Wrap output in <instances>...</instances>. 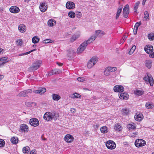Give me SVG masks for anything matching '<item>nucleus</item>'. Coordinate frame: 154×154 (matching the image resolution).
<instances>
[{"instance_id":"obj_58","label":"nucleus","mask_w":154,"mask_h":154,"mask_svg":"<svg viewBox=\"0 0 154 154\" xmlns=\"http://www.w3.org/2000/svg\"><path fill=\"white\" fill-rule=\"evenodd\" d=\"M48 75H53V74H54V72L53 70H52L51 71L49 72H48Z\"/></svg>"},{"instance_id":"obj_21","label":"nucleus","mask_w":154,"mask_h":154,"mask_svg":"<svg viewBox=\"0 0 154 154\" xmlns=\"http://www.w3.org/2000/svg\"><path fill=\"white\" fill-rule=\"evenodd\" d=\"M143 116V115L141 113H140L136 115H135L134 118L137 121L140 122L142 120Z\"/></svg>"},{"instance_id":"obj_31","label":"nucleus","mask_w":154,"mask_h":154,"mask_svg":"<svg viewBox=\"0 0 154 154\" xmlns=\"http://www.w3.org/2000/svg\"><path fill=\"white\" fill-rule=\"evenodd\" d=\"M39 38L37 37L34 36L32 39V41L33 43L34 44L38 42L39 41Z\"/></svg>"},{"instance_id":"obj_62","label":"nucleus","mask_w":154,"mask_h":154,"mask_svg":"<svg viewBox=\"0 0 154 154\" xmlns=\"http://www.w3.org/2000/svg\"><path fill=\"white\" fill-rule=\"evenodd\" d=\"M149 56L152 58H154V52L152 53Z\"/></svg>"},{"instance_id":"obj_8","label":"nucleus","mask_w":154,"mask_h":154,"mask_svg":"<svg viewBox=\"0 0 154 154\" xmlns=\"http://www.w3.org/2000/svg\"><path fill=\"white\" fill-rule=\"evenodd\" d=\"M129 13V6L127 4L125 6L123 9V13L124 17L125 18H127Z\"/></svg>"},{"instance_id":"obj_56","label":"nucleus","mask_w":154,"mask_h":154,"mask_svg":"<svg viewBox=\"0 0 154 154\" xmlns=\"http://www.w3.org/2000/svg\"><path fill=\"white\" fill-rule=\"evenodd\" d=\"M145 106L148 109L151 108L152 107V106H151V104L149 103H146V104Z\"/></svg>"},{"instance_id":"obj_3","label":"nucleus","mask_w":154,"mask_h":154,"mask_svg":"<svg viewBox=\"0 0 154 154\" xmlns=\"http://www.w3.org/2000/svg\"><path fill=\"white\" fill-rule=\"evenodd\" d=\"M42 62L39 60H37L34 63L32 66L28 68V70L29 72H32L33 70H36L40 66Z\"/></svg>"},{"instance_id":"obj_6","label":"nucleus","mask_w":154,"mask_h":154,"mask_svg":"<svg viewBox=\"0 0 154 154\" xmlns=\"http://www.w3.org/2000/svg\"><path fill=\"white\" fill-rule=\"evenodd\" d=\"M106 145L107 148L110 149H115L116 146L115 143L112 140H109L106 142Z\"/></svg>"},{"instance_id":"obj_15","label":"nucleus","mask_w":154,"mask_h":154,"mask_svg":"<svg viewBox=\"0 0 154 154\" xmlns=\"http://www.w3.org/2000/svg\"><path fill=\"white\" fill-rule=\"evenodd\" d=\"M46 91L45 88L42 87L39 88L38 90L33 91V92L35 94H42L45 93Z\"/></svg>"},{"instance_id":"obj_46","label":"nucleus","mask_w":154,"mask_h":154,"mask_svg":"<svg viewBox=\"0 0 154 154\" xmlns=\"http://www.w3.org/2000/svg\"><path fill=\"white\" fill-rule=\"evenodd\" d=\"M54 41L53 40L47 39L44 40L43 41V42H44L45 43H52L54 42Z\"/></svg>"},{"instance_id":"obj_25","label":"nucleus","mask_w":154,"mask_h":154,"mask_svg":"<svg viewBox=\"0 0 154 154\" xmlns=\"http://www.w3.org/2000/svg\"><path fill=\"white\" fill-rule=\"evenodd\" d=\"M23 153L25 154H28L29 153L30 149L29 147L27 146L26 147H24L23 149Z\"/></svg>"},{"instance_id":"obj_28","label":"nucleus","mask_w":154,"mask_h":154,"mask_svg":"<svg viewBox=\"0 0 154 154\" xmlns=\"http://www.w3.org/2000/svg\"><path fill=\"white\" fill-rule=\"evenodd\" d=\"M100 129L101 132L102 133H106L108 131L107 129V127L106 126L101 127Z\"/></svg>"},{"instance_id":"obj_34","label":"nucleus","mask_w":154,"mask_h":154,"mask_svg":"<svg viewBox=\"0 0 154 154\" xmlns=\"http://www.w3.org/2000/svg\"><path fill=\"white\" fill-rule=\"evenodd\" d=\"M121 126L119 124H117L115 125V126L114 127V128L116 131H121Z\"/></svg>"},{"instance_id":"obj_30","label":"nucleus","mask_w":154,"mask_h":154,"mask_svg":"<svg viewBox=\"0 0 154 154\" xmlns=\"http://www.w3.org/2000/svg\"><path fill=\"white\" fill-rule=\"evenodd\" d=\"M74 52L72 49H69L68 50L67 55L69 57H73Z\"/></svg>"},{"instance_id":"obj_10","label":"nucleus","mask_w":154,"mask_h":154,"mask_svg":"<svg viewBox=\"0 0 154 154\" xmlns=\"http://www.w3.org/2000/svg\"><path fill=\"white\" fill-rule=\"evenodd\" d=\"M29 122L31 125L34 127L38 126L39 124V121L35 118L30 119Z\"/></svg>"},{"instance_id":"obj_13","label":"nucleus","mask_w":154,"mask_h":154,"mask_svg":"<svg viewBox=\"0 0 154 154\" xmlns=\"http://www.w3.org/2000/svg\"><path fill=\"white\" fill-rule=\"evenodd\" d=\"M74 139L73 137L70 134L66 135L64 137L65 140L67 143L72 142Z\"/></svg>"},{"instance_id":"obj_26","label":"nucleus","mask_w":154,"mask_h":154,"mask_svg":"<svg viewBox=\"0 0 154 154\" xmlns=\"http://www.w3.org/2000/svg\"><path fill=\"white\" fill-rule=\"evenodd\" d=\"M61 98L59 95L57 94H52V98L53 100L56 101H58Z\"/></svg>"},{"instance_id":"obj_20","label":"nucleus","mask_w":154,"mask_h":154,"mask_svg":"<svg viewBox=\"0 0 154 154\" xmlns=\"http://www.w3.org/2000/svg\"><path fill=\"white\" fill-rule=\"evenodd\" d=\"M8 59L7 57H2L0 58V62L1 63H0V67L3 66H4L5 64L7 62L6 60Z\"/></svg>"},{"instance_id":"obj_11","label":"nucleus","mask_w":154,"mask_h":154,"mask_svg":"<svg viewBox=\"0 0 154 154\" xmlns=\"http://www.w3.org/2000/svg\"><path fill=\"white\" fill-rule=\"evenodd\" d=\"M52 112H47L45 114L43 118L45 120L48 121H50V120H52Z\"/></svg>"},{"instance_id":"obj_50","label":"nucleus","mask_w":154,"mask_h":154,"mask_svg":"<svg viewBox=\"0 0 154 154\" xmlns=\"http://www.w3.org/2000/svg\"><path fill=\"white\" fill-rule=\"evenodd\" d=\"M54 74H57L60 73L62 71L59 69H55L53 70Z\"/></svg>"},{"instance_id":"obj_2","label":"nucleus","mask_w":154,"mask_h":154,"mask_svg":"<svg viewBox=\"0 0 154 154\" xmlns=\"http://www.w3.org/2000/svg\"><path fill=\"white\" fill-rule=\"evenodd\" d=\"M143 79L146 84L149 83L150 86H151L153 85L154 80L151 75L149 73H147L146 75L143 77Z\"/></svg>"},{"instance_id":"obj_4","label":"nucleus","mask_w":154,"mask_h":154,"mask_svg":"<svg viewBox=\"0 0 154 154\" xmlns=\"http://www.w3.org/2000/svg\"><path fill=\"white\" fill-rule=\"evenodd\" d=\"M98 60V58L96 56L92 57L89 61L87 66L88 68H91Z\"/></svg>"},{"instance_id":"obj_49","label":"nucleus","mask_w":154,"mask_h":154,"mask_svg":"<svg viewBox=\"0 0 154 154\" xmlns=\"http://www.w3.org/2000/svg\"><path fill=\"white\" fill-rule=\"evenodd\" d=\"M16 43L17 45L19 46H21L23 44V41L21 39L18 40L16 41Z\"/></svg>"},{"instance_id":"obj_45","label":"nucleus","mask_w":154,"mask_h":154,"mask_svg":"<svg viewBox=\"0 0 154 154\" xmlns=\"http://www.w3.org/2000/svg\"><path fill=\"white\" fill-rule=\"evenodd\" d=\"M78 38V36L75 35H73L70 39V41L73 42Z\"/></svg>"},{"instance_id":"obj_35","label":"nucleus","mask_w":154,"mask_h":154,"mask_svg":"<svg viewBox=\"0 0 154 154\" xmlns=\"http://www.w3.org/2000/svg\"><path fill=\"white\" fill-rule=\"evenodd\" d=\"M135 94L138 96H140L142 95L143 93V91L137 90L134 92Z\"/></svg>"},{"instance_id":"obj_36","label":"nucleus","mask_w":154,"mask_h":154,"mask_svg":"<svg viewBox=\"0 0 154 154\" xmlns=\"http://www.w3.org/2000/svg\"><path fill=\"white\" fill-rule=\"evenodd\" d=\"M148 38L151 40H154V33H151L149 34L148 35Z\"/></svg>"},{"instance_id":"obj_42","label":"nucleus","mask_w":154,"mask_h":154,"mask_svg":"<svg viewBox=\"0 0 154 154\" xmlns=\"http://www.w3.org/2000/svg\"><path fill=\"white\" fill-rule=\"evenodd\" d=\"M25 104L26 106L29 107H31L32 106V105L33 104H34L35 106L36 105V103L34 102H26L25 103Z\"/></svg>"},{"instance_id":"obj_53","label":"nucleus","mask_w":154,"mask_h":154,"mask_svg":"<svg viewBox=\"0 0 154 154\" xmlns=\"http://www.w3.org/2000/svg\"><path fill=\"white\" fill-rule=\"evenodd\" d=\"M127 37L128 36L127 35H124L122 37V41L121 42V43L123 44L124 43V42H125L126 39H127Z\"/></svg>"},{"instance_id":"obj_1","label":"nucleus","mask_w":154,"mask_h":154,"mask_svg":"<svg viewBox=\"0 0 154 154\" xmlns=\"http://www.w3.org/2000/svg\"><path fill=\"white\" fill-rule=\"evenodd\" d=\"M97 37V35L95 34L91 36L88 40L84 41L81 44L77 49V54L81 53L86 48L87 45L93 42Z\"/></svg>"},{"instance_id":"obj_14","label":"nucleus","mask_w":154,"mask_h":154,"mask_svg":"<svg viewBox=\"0 0 154 154\" xmlns=\"http://www.w3.org/2000/svg\"><path fill=\"white\" fill-rule=\"evenodd\" d=\"M47 5L46 3H40L39 8L41 12H45L47 10Z\"/></svg>"},{"instance_id":"obj_37","label":"nucleus","mask_w":154,"mask_h":154,"mask_svg":"<svg viewBox=\"0 0 154 154\" xmlns=\"http://www.w3.org/2000/svg\"><path fill=\"white\" fill-rule=\"evenodd\" d=\"M136 48V46L135 45H133L131 48L130 49L129 51V54L130 55L132 54L134 52V51H135Z\"/></svg>"},{"instance_id":"obj_41","label":"nucleus","mask_w":154,"mask_h":154,"mask_svg":"<svg viewBox=\"0 0 154 154\" xmlns=\"http://www.w3.org/2000/svg\"><path fill=\"white\" fill-rule=\"evenodd\" d=\"M95 32L96 33L95 34L96 35H97V36L99 34H101L102 35L105 34V32H104L100 30L96 31Z\"/></svg>"},{"instance_id":"obj_48","label":"nucleus","mask_w":154,"mask_h":154,"mask_svg":"<svg viewBox=\"0 0 154 154\" xmlns=\"http://www.w3.org/2000/svg\"><path fill=\"white\" fill-rule=\"evenodd\" d=\"M5 142L4 140L0 139V147H3L5 145Z\"/></svg>"},{"instance_id":"obj_12","label":"nucleus","mask_w":154,"mask_h":154,"mask_svg":"<svg viewBox=\"0 0 154 154\" xmlns=\"http://www.w3.org/2000/svg\"><path fill=\"white\" fill-rule=\"evenodd\" d=\"M144 50L147 54H149L153 51V46L152 45H147L144 47Z\"/></svg>"},{"instance_id":"obj_43","label":"nucleus","mask_w":154,"mask_h":154,"mask_svg":"<svg viewBox=\"0 0 154 154\" xmlns=\"http://www.w3.org/2000/svg\"><path fill=\"white\" fill-rule=\"evenodd\" d=\"M127 128L129 130H133L136 127L133 124H129L127 125Z\"/></svg>"},{"instance_id":"obj_47","label":"nucleus","mask_w":154,"mask_h":154,"mask_svg":"<svg viewBox=\"0 0 154 154\" xmlns=\"http://www.w3.org/2000/svg\"><path fill=\"white\" fill-rule=\"evenodd\" d=\"M36 49H34L32 50H31L29 52H26V53H22V54H19V56H22V55L28 54H30V53H31V52H32L33 51H36Z\"/></svg>"},{"instance_id":"obj_22","label":"nucleus","mask_w":154,"mask_h":154,"mask_svg":"<svg viewBox=\"0 0 154 154\" xmlns=\"http://www.w3.org/2000/svg\"><path fill=\"white\" fill-rule=\"evenodd\" d=\"M56 23V22L54 20L50 19L48 22V25L50 27H52L55 25Z\"/></svg>"},{"instance_id":"obj_24","label":"nucleus","mask_w":154,"mask_h":154,"mask_svg":"<svg viewBox=\"0 0 154 154\" xmlns=\"http://www.w3.org/2000/svg\"><path fill=\"white\" fill-rule=\"evenodd\" d=\"M11 143L14 144H16L18 143V139L17 137H13L11 139Z\"/></svg>"},{"instance_id":"obj_32","label":"nucleus","mask_w":154,"mask_h":154,"mask_svg":"<svg viewBox=\"0 0 154 154\" xmlns=\"http://www.w3.org/2000/svg\"><path fill=\"white\" fill-rule=\"evenodd\" d=\"M122 10V8H119L117 10L116 16V19H117L119 17Z\"/></svg>"},{"instance_id":"obj_63","label":"nucleus","mask_w":154,"mask_h":154,"mask_svg":"<svg viewBox=\"0 0 154 154\" xmlns=\"http://www.w3.org/2000/svg\"><path fill=\"white\" fill-rule=\"evenodd\" d=\"M57 64L59 66H61L63 65V63L59 62H57Z\"/></svg>"},{"instance_id":"obj_29","label":"nucleus","mask_w":154,"mask_h":154,"mask_svg":"<svg viewBox=\"0 0 154 154\" xmlns=\"http://www.w3.org/2000/svg\"><path fill=\"white\" fill-rule=\"evenodd\" d=\"M152 62L150 60H146V62L145 65L147 68L148 69L151 68L152 66Z\"/></svg>"},{"instance_id":"obj_57","label":"nucleus","mask_w":154,"mask_h":154,"mask_svg":"<svg viewBox=\"0 0 154 154\" xmlns=\"http://www.w3.org/2000/svg\"><path fill=\"white\" fill-rule=\"evenodd\" d=\"M77 80L78 81L81 82H83L84 81H85V79L83 77H79L77 79Z\"/></svg>"},{"instance_id":"obj_51","label":"nucleus","mask_w":154,"mask_h":154,"mask_svg":"<svg viewBox=\"0 0 154 154\" xmlns=\"http://www.w3.org/2000/svg\"><path fill=\"white\" fill-rule=\"evenodd\" d=\"M110 71L107 69V67L106 69L104 71V74L106 75H108L110 74Z\"/></svg>"},{"instance_id":"obj_39","label":"nucleus","mask_w":154,"mask_h":154,"mask_svg":"<svg viewBox=\"0 0 154 154\" xmlns=\"http://www.w3.org/2000/svg\"><path fill=\"white\" fill-rule=\"evenodd\" d=\"M140 4V2L139 1H137V3L135 4L134 6V12H136L137 11V8L138 6Z\"/></svg>"},{"instance_id":"obj_17","label":"nucleus","mask_w":154,"mask_h":154,"mask_svg":"<svg viewBox=\"0 0 154 154\" xmlns=\"http://www.w3.org/2000/svg\"><path fill=\"white\" fill-rule=\"evenodd\" d=\"M75 4L72 2H68L66 4V7L68 9H73L75 7Z\"/></svg>"},{"instance_id":"obj_23","label":"nucleus","mask_w":154,"mask_h":154,"mask_svg":"<svg viewBox=\"0 0 154 154\" xmlns=\"http://www.w3.org/2000/svg\"><path fill=\"white\" fill-rule=\"evenodd\" d=\"M52 119L54 120H56L59 117V114L58 113L55 112H52Z\"/></svg>"},{"instance_id":"obj_38","label":"nucleus","mask_w":154,"mask_h":154,"mask_svg":"<svg viewBox=\"0 0 154 154\" xmlns=\"http://www.w3.org/2000/svg\"><path fill=\"white\" fill-rule=\"evenodd\" d=\"M68 16L72 18H74L75 16V13L73 11H70L68 14Z\"/></svg>"},{"instance_id":"obj_7","label":"nucleus","mask_w":154,"mask_h":154,"mask_svg":"<svg viewBox=\"0 0 154 154\" xmlns=\"http://www.w3.org/2000/svg\"><path fill=\"white\" fill-rule=\"evenodd\" d=\"M135 145L137 147L143 146L146 145L145 141L142 139H137L135 142Z\"/></svg>"},{"instance_id":"obj_27","label":"nucleus","mask_w":154,"mask_h":154,"mask_svg":"<svg viewBox=\"0 0 154 154\" xmlns=\"http://www.w3.org/2000/svg\"><path fill=\"white\" fill-rule=\"evenodd\" d=\"M18 29L20 32L23 33L26 31V28L25 26H20H20L18 27Z\"/></svg>"},{"instance_id":"obj_40","label":"nucleus","mask_w":154,"mask_h":154,"mask_svg":"<svg viewBox=\"0 0 154 154\" xmlns=\"http://www.w3.org/2000/svg\"><path fill=\"white\" fill-rule=\"evenodd\" d=\"M107 69L109 71H110V72H114L116 71L117 69L116 67H107Z\"/></svg>"},{"instance_id":"obj_64","label":"nucleus","mask_w":154,"mask_h":154,"mask_svg":"<svg viewBox=\"0 0 154 154\" xmlns=\"http://www.w3.org/2000/svg\"><path fill=\"white\" fill-rule=\"evenodd\" d=\"M4 77L3 75H0V80L2 79Z\"/></svg>"},{"instance_id":"obj_55","label":"nucleus","mask_w":154,"mask_h":154,"mask_svg":"<svg viewBox=\"0 0 154 154\" xmlns=\"http://www.w3.org/2000/svg\"><path fill=\"white\" fill-rule=\"evenodd\" d=\"M76 17L78 18H80L82 16V14L80 12H76Z\"/></svg>"},{"instance_id":"obj_18","label":"nucleus","mask_w":154,"mask_h":154,"mask_svg":"<svg viewBox=\"0 0 154 154\" xmlns=\"http://www.w3.org/2000/svg\"><path fill=\"white\" fill-rule=\"evenodd\" d=\"M9 10L10 12L13 13H18L20 11L19 8L15 6H11Z\"/></svg>"},{"instance_id":"obj_54","label":"nucleus","mask_w":154,"mask_h":154,"mask_svg":"<svg viewBox=\"0 0 154 154\" xmlns=\"http://www.w3.org/2000/svg\"><path fill=\"white\" fill-rule=\"evenodd\" d=\"M74 97L76 98H79L81 97V96L80 94H79L77 93H75L74 94Z\"/></svg>"},{"instance_id":"obj_19","label":"nucleus","mask_w":154,"mask_h":154,"mask_svg":"<svg viewBox=\"0 0 154 154\" xmlns=\"http://www.w3.org/2000/svg\"><path fill=\"white\" fill-rule=\"evenodd\" d=\"M28 131V127L26 125L23 124L20 126V129L19 131L21 132H25Z\"/></svg>"},{"instance_id":"obj_16","label":"nucleus","mask_w":154,"mask_h":154,"mask_svg":"<svg viewBox=\"0 0 154 154\" xmlns=\"http://www.w3.org/2000/svg\"><path fill=\"white\" fill-rule=\"evenodd\" d=\"M119 97L120 99L126 100L128 99L129 95L126 93L122 92L119 93Z\"/></svg>"},{"instance_id":"obj_33","label":"nucleus","mask_w":154,"mask_h":154,"mask_svg":"<svg viewBox=\"0 0 154 154\" xmlns=\"http://www.w3.org/2000/svg\"><path fill=\"white\" fill-rule=\"evenodd\" d=\"M129 112V109L127 108H125L122 110V114L124 115H127L128 114Z\"/></svg>"},{"instance_id":"obj_59","label":"nucleus","mask_w":154,"mask_h":154,"mask_svg":"<svg viewBox=\"0 0 154 154\" xmlns=\"http://www.w3.org/2000/svg\"><path fill=\"white\" fill-rule=\"evenodd\" d=\"M70 111L72 113H74L76 112V110L74 108H71L70 109Z\"/></svg>"},{"instance_id":"obj_5","label":"nucleus","mask_w":154,"mask_h":154,"mask_svg":"<svg viewBox=\"0 0 154 154\" xmlns=\"http://www.w3.org/2000/svg\"><path fill=\"white\" fill-rule=\"evenodd\" d=\"M32 92V89H27L19 93L17 95V96L19 97H26L28 96V95H29Z\"/></svg>"},{"instance_id":"obj_52","label":"nucleus","mask_w":154,"mask_h":154,"mask_svg":"<svg viewBox=\"0 0 154 154\" xmlns=\"http://www.w3.org/2000/svg\"><path fill=\"white\" fill-rule=\"evenodd\" d=\"M141 24V22L136 23L134 26V29H135V28L138 29V27Z\"/></svg>"},{"instance_id":"obj_9","label":"nucleus","mask_w":154,"mask_h":154,"mask_svg":"<svg viewBox=\"0 0 154 154\" xmlns=\"http://www.w3.org/2000/svg\"><path fill=\"white\" fill-rule=\"evenodd\" d=\"M113 90L115 92H122L124 91V88L122 86L120 85H118L114 86Z\"/></svg>"},{"instance_id":"obj_44","label":"nucleus","mask_w":154,"mask_h":154,"mask_svg":"<svg viewBox=\"0 0 154 154\" xmlns=\"http://www.w3.org/2000/svg\"><path fill=\"white\" fill-rule=\"evenodd\" d=\"M149 16V13L147 11H145L144 13V18H145V20H147L149 19L148 17Z\"/></svg>"},{"instance_id":"obj_60","label":"nucleus","mask_w":154,"mask_h":154,"mask_svg":"<svg viewBox=\"0 0 154 154\" xmlns=\"http://www.w3.org/2000/svg\"><path fill=\"white\" fill-rule=\"evenodd\" d=\"M36 153L35 150H33L30 152V154H35Z\"/></svg>"},{"instance_id":"obj_61","label":"nucleus","mask_w":154,"mask_h":154,"mask_svg":"<svg viewBox=\"0 0 154 154\" xmlns=\"http://www.w3.org/2000/svg\"><path fill=\"white\" fill-rule=\"evenodd\" d=\"M3 51L4 52L5 50H4L2 48H0V54H2L3 53Z\"/></svg>"}]
</instances>
